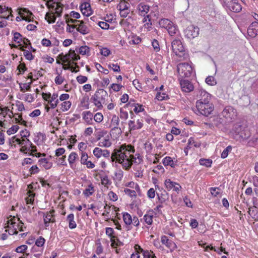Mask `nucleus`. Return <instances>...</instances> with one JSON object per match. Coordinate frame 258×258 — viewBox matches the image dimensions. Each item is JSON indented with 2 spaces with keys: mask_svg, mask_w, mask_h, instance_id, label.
<instances>
[{
  "mask_svg": "<svg viewBox=\"0 0 258 258\" xmlns=\"http://www.w3.org/2000/svg\"><path fill=\"white\" fill-rule=\"evenodd\" d=\"M196 108L200 114L208 116L214 110V106L212 103L203 104L202 103H196Z\"/></svg>",
  "mask_w": 258,
  "mask_h": 258,
  "instance_id": "6",
  "label": "nucleus"
},
{
  "mask_svg": "<svg viewBox=\"0 0 258 258\" xmlns=\"http://www.w3.org/2000/svg\"><path fill=\"white\" fill-rule=\"evenodd\" d=\"M153 215H150L149 214H145L144 216V221L148 225H151L153 223Z\"/></svg>",
  "mask_w": 258,
  "mask_h": 258,
  "instance_id": "43",
  "label": "nucleus"
},
{
  "mask_svg": "<svg viewBox=\"0 0 258 258\" xmlns=\"http://www.w3.org/2000/svg\"><path fill=\"white\" fill-rule=\"evenodd\" d=\"M76 28L77 31L83 35H86L89 33V29L85 24L77 25V27Z\"/></svg>",
  "mask_w": 258,
  "mask_h": 258,
  "instance_id": "26",
  "label": "nucleus"
},
{
  "mask_svg": "<svg viewBox=\"0 0 258 258\" xmlns=\"http://www.w3.org/2000/svg\"><path fill=\"white\" fill-rule=\"evenodd\" d=\"M38 162L46 169H50L52 165V163L48 161L47 158H42L39 160Z\"/></svg>",
  "mask_w": 258,
  "mask_h": 258,
  "instance_id": "25",
  "label": "nucleus"
},
{
  "mask_svg": "<svg viewBox=\"0 0 258 258\" xmlns=\"http://www.w3.org/2000/svg\"><path fill=\"white\" fill-rule=\"evenodd\" d=\"M180 84L182 90L185 92H190L194 89V85L188 80L182 79L180 81Z\"/></svg>",
  "mask_w": 258,
  "mask_h": 258,
  "instance_id": "11",
  "label": "nucleus"
},
{
  "mask_svg": "<svg viewBox=\"0 0 258 258\" xmlns=\"http://www.w3.org/2000/svg\"><path fill=\"white\" fill-rule=\"evenodd\" d=\"M173 160L171 157L169 156H167L164 158L163 160V164L164 166H168L170 164H172Z\"/></svg>",
  "mask_w": 258,
  "mask_h": 258,
  "instance_id": "55",
  "label": "nucleus"
},
{
  "mask_svg": "<svg viewBox=\"0 0 258 258\" xmlns=\"http://www.w3.org/2000/svg\"><path fill=\"white\" fill-rule=\"evenodd\" d=\"M138 9L140 12V15L145 16L149 12L150 7L143 3H141L138 5Z\"/></svg>",
  "mask_w": 258,
  "mask_h": 258,
  "instance_id": "22",
  "label": "nucleus"
},
{
  "mask_svg": "<svg viewBox=\"0 0 258 258\" xmlns=\"http://www.w3.org/2000/svg\"><path fill=\"white\" fill-rule=\"evenodd\" d=\"M55 14L57 17H60L62 12V8L60 6V4L57 3L56 7L55 8Z\"/></svg>",
  "mask_w": 258,
  "mask_h": 258,
  "instance_id": "51",
  "label": "nucleus"
},
{
  "mask_svg": "<svg viewBox=\"0 0 258 258\" xmlns=\"http://www.w3.org/2000/svg\"><path fill=\"white\" fill-rule=\"evenodd\" d=\"M231 4L227 9L235 13H238L241 11L242 7L238 0H234Z\"/></svg>",
  "mask_w": 258,
  "mask_h": 258,
  "instance_id": "17",
  "label": "nucleus"
},
{
  "mask_svg": "<svg viewBox=\"0 0 258 258\" xmlns=\"http://www.w3.org/2000/svg\"><path fill=\"white\" fill-rule=\"evenodd\" d=\"M20 49L24 51V55L27 59L29 60L33 59L34 56L29 51L22 48Z\"/></svg>",
  "mask_w": 258,
  "mask_h": 258,
  "instance_id": "40",
  "label": "nucleus"
},
{
  "mask_svg": "<svg viewBox=\"0 0 258 258\" xmlns=\"http://www.w3.org/2000/svg\"><path fill=\"white\" fill-rule=\"evenodd\" d=\"M200 29L198 27L193 25L188 26L184 31V34L188 39H193L199 35Z\"/></svg>",
  "mask_w": 258,
  "mask_h": 258,
  "instance_id": "8",
  "label": "nucleus"
},
{
  "mask_svg": "<svg viewBox=\"0 0 258 258\" xmlns=\"http://www.w3.org/2000/svg\"><path fill=\"white\" fill-rule=\"evenodd\" d=\"M157 195L161 204L164 203L168 198V194L165 190H164L160 195L157 193Z\"/></svg>",
  "mask_w": 258,
  "mask_h": 258,
  "instance_id": "30",
  "label": "nucleus"
},
{
  "mask_svg": "<svg viewBox=\"0 0 258 258\" xmlns=\"http://www.w3.org/2000/svg\"><path fill=\"white\" fill-rule=\"evenodd\" d=\"M67 220L69 222V227L70 229H73L76 227L77 224L74 221V215L70 214L67 218Z\"/></svg>",
  "mask_w": 258,
  "mask_h": 258,
  "instance_id": "24",
  "label": "nucleus"
},
{
  "mask_svg": "<svg viewBox=\"0 0 258 258\" xmlns=\"http://www.w3.org/2000/svg\"><path fill=\"white\" fill-rule=\"evenodd\" d=\"M135 249L136 250V253H133L131 256V258H140L139 253L143 251V249L138 244H136L135 246Z\"/></svg>",
  "mask_w": 258,
  "mask_h": 258,
  "instance_id": "32",
  "label": "nucleus"
},
{
  "mask_svg": "<svg viewBox=\"0 0 258 258\" xmlns=\"http://www.w3.org/2000/svg\"><path fill=\"white\" fill-rule=\"evenodd\" d=\"M172 22H171L168 19H162L159 21V25L162 28H165L167 29L169 26L172 24Z\"/></svg>",
  "mask_w": 258,
  "mask_h": 258,
  "instance_id": "28",
  "label": "nucleus"
},
{
  "mask_svg": "<svg viewBox=\"0 0 258 258\" xmlns=\"http://www.w3.org/2000/svg\"><path fill=\"white\" fill-rule=\"evenodd\" d=\"M108 67L115 72H119L120 71V67L117 64L110 63L108 65Z\"/></svg>",
  "mask_w": 258,
  "mask_h": 258,
  "instance_id": "50",
  "label": "nucleus"
},
{
  "mask_svg": "<svg viewBox=\"0 0 258 258\" xmlns=\"http://www.w3.org/2000/svg\"><path fill=\"white\" fill-rule=\"evenodd\" d=\"M18 10H19V14L21 16L23 20H25L27 22H31L33 21V15L28 9L22 8H19Z\"/></svg>",
  "mask_w": 258,
  "mask_h": 258,
  "instance_id": "9",
  "label": "nucleus"
},
{
  "mask_svg": "<svg viewBox=\"0 0 258 258\" xmlns=\"http://www.w3.org/2000/svg\"><path fill=\"white\" fill-rule=\"evenodd\" d=\"M232 130L235 136H238L239 139L246 140L250 136L249 130L245 125L236 123L234 125Z\"/></svg>",
  "mask_w": 258,
  "mask_h": 258,
  "instance_id": "3",
  "label": "nucleus"
},
{
  "mask_svg": "<svg viewBox=\"0 0 258 258\" xmlns=\"http://www.w3.org/2000/svg\"><path fill=\"white\" fill-rule=\"evenodd\" d=\"M123 220L126 225H130L132 224V218L130 214L127 213H124L123 215Z\"/></svg>",
  "mask_w": 258,
  "mask_h": 258,
  "instance_id": "34",
  "label": "nucleus"
},
{
  "mask_svg": "<svg viewBox=\"0 0 258 258\" xmlns=\"http://www.w3.org/2000/svg\"><path fill=\"white\" fill-rule=\"evenodd\" d=\"M79 53L81 54L85 55L87 54L88 55H89L90 53V48L88 46L86 45L82 46L80 47L79 49Z\"/></svg>",
  "mask_w": 258,
  "mask_h": 258,
  "instance_id": "37",
  "label": "nucleus"
},
{
  "mask_svg": "<svg viewBox=\"0 0 258 258\" xmlns=\"http://www.w3.org/2000/svg\"><path fill=\"white\" fill-rule=\"evenodd\" d=\"M223 119L219 117H214L212 120V125H215L217 127H220L222 124Z\"/></svg>",
  "mask_w": 258,
  "mask_h": 258,
  "instance_id": "36",
  "label": "nucleus"
},
{
  "mask_svg": "<svg viewBox=\"0 0 258 258\" xmlns=\"http://www.w3.org/2000/svg\"><path fill=\"white\" fill-rule=\"evenodd\" d=\"M231 4L227 9L235 13H238L241 11L242 7L238 0H234Z\"/></svg>",
  "mask_w": 258,
  "mask_h": 258,
  "instance_id": "18",
  "label": "nucleus"
},
{
  "mask_svg": "<svg viewBox=\"0 0 258 258\" xmlns=\"http://www.w3.org/2000/svg\"><path fill=\"white\" fill-rule=\"evenodd\" d=\"M27 247L26 245H22L17 247L15 249V251L18 253H23L27 249Z\"/></svg>",
  "mask_w": 258,
  "mask_h": 258,
  "instance_id": "63",
  "label": "nucleus"
},
{
  "mask_svg": "<svg viewBox=\"0 0 258 258\" xmlns=\"http://www.w3.org/2000/svg\"><path fill=\"white\" fill-rule=\"evenodd\" d=\"M199 163L201 165L209 167L211 166L212 161L210 159H201L199 161Z\"/></svg>",
  "mask_w": 258,
  "mask_h": 258,
  "instance_id": "38",
  "label": "nucleus"
},
{
  "mask_svg": "<svg viewBox=\"0 0 258 258\" xmlns=\"http://www.w3.org/2000/svg\"><path fill=\"white\" fill-rule=\"evenodd\" d=\"M222 116L226 118L228 122H231L236 117V110L232 106H226L222 112Z\"/></svg>",
  "mask_w": 258,
  "mask_h": 258,
  "instance_id": "7",
  "label": "nucleus"
},
{
  "mask_svg": "<svg viewBox=\"0 0 258 258\" xmlns=\"http://www.w3.org/2000/svg\"><path fill=\"white\" fill-rule=\"evenodd\" d=\"M78 158V154L76 152H72L69 156L68 161L71 167L75 160Z\"/></svg>",
  "mask_w": 258,
  "mask_h": 258,
  "instance_id": "31",
  "label": "nucleus"
},
{
  "mask_svg": "<svg viewBox=\"0 0 258 258\" xmlns=\"http://www.w3.org/2000/svg\"><path fill=\"white\" fill-rule=\"evenodd\" d=\"M156 98L159 101L166 100L169 98L168 95L165 93L158 92L156 96Z\"/></svg>",
  "mask_w": 258,
  "mask_h": 258,
  "instance_id": "41",
  "label": "nucleus"
},
{
  "mask_svg": "<svg viewBox=\"0 0 258 258\" xmlns=\"http://www.w3.org/2000/svg\"><path fill=\"white\" fill-rule=\"evenodd\" d=\"M71 106V103L70 101H64L61 104L62 111H67L70 109Z\"/></svg>",
  "mask_w": 258,
  "mask_h": 258,
  "instance_id": "53",
  "label": "nucleus"
},
{
  "mask_svg": "<svg viewBox=\"0 0 258 258\" xmlns=\"http://www.w3.org/2000/svg\"><path fill=\"white\" fill-rule=\"evenodd\" d=\"M232 149V148L231 146H227L222 152L221 155V158L223 159L226 158L228 155V153L231 151Z\"/></svg>",
  "mask_w": 258,
  "mask_h": 258,
  "instance_id": "44",
  "label": "nucleus"
},
{
  "mask_svg": "<svg viewBox=\"0 0 258 258\" xmlns=\"http://www.w3.org/2000/svg\"><path fill=\"white\" fill-rule=\"evenodd\" d=\"M129 148L130 152L135 151L134 147L131 145H122L119 149H115L113 151L110 157V160L112 162H116L121 164L123 168L128 170L131 168V162L126 161L127 157L130 156L127 155L126 151Z\"/></svg>",
  "mask_w": 258,
  "mask_h": 258,
  "instance_id": "1",
  "label": "nucleus"
},
{
  "mask_svg": "<svg viewBox=\"0 0 258 258\" xmlns=\"http://www.w3.org/2000/svg\"><path fill=\"white\" fill-rule=\"evenodd\" d=\"M177 71L181 78H189L192 74V67L186 62L179 63Z\"/></svg>",
  "mask_w": 258,
  "mask_h": 258,
  "instance_id": "5",
  "label": "nucleus"
},
{
  "mask_svg": "<svg viewBox=\"0 0 258 258\" xmlns=\"http://www.w3.org/2000/svg\"><path fill=\"white\" fill-rule=\"evenodd\" d=\"M202 94H203L202 98L198 100L196 103H202L203 104H205V103L206 104H211V103L210 102L211 99L210 95L206 92H202Z\"/></svg>",
  "mask_w": 258,
  "mask_h": 258,
  "instance_id": "23",
  "label": "nucleus"
},
{
  "mask_svg": "<svg viewBox=\"0 0 258 258\" xmlns=\"http://www.w3.org/2000/svg\"><path fill=\"white\" fill-rule=\"evenodd\" d=\"M247 34L251 38H255L258 35V22H253L247 29Z\"/></svg>",
  "mask_w": 258,
  "mask_h": 258,
  "instance_id": "10",
  "label": "nucleus"
},
{
  "mask_svg": "<svg viewBox=\"0 0 258 258\" xmlns=\"http://www.w3.org/2000/svg\"><path fill=\"white\" fill-rule=\"evenodd\" d=\"M45 239L40 236L35 241V245L38 247L42 246L45 242Z\"/></svg>",
  "mask_w": 258,
  "mask_h": 258,
  "instance_id": "54",
  "label": "nucleus"
},
{
  "mask_svg": "<svg viewBox=\"0 0 258 258\" xmlns=\"http://www.w3.org/2000/svg\"><path fill=\"white\" fill-rule=\"evenodd\" d=\"M172 48L176 55L181 58H185L187 55L185 53L183 46L179 39H175L172 42Z\"/></svg>",
  "mask_w": 258,
  "mask_h": 258,
  "instance_id": "4",
  "label": "nucleus"
},
{
  "mask_svg": "<svg viewBox=\"0 0 258 258\" xmlns=\"http://www.w3.org/2000/svg\"><path fill=\"white\" fill-rule=\"evenodd\" d=\"M133 84L135 88L139 91H142L143 87L139 81L137 79H135L133 81Z\"/></svg>",
  "mask_w": 258,
  "mask_h": 258,
  "instance_id": "56",
  "label": "nucleus"
},
{
  "mask_svg": "<svg viewBox=\"0 0 258 258\" xmlns=\"http://www.w3.org/2000/svg\"><path fill=\"white\" fill-rule=\"evenodd\" d=\"M94 155L97 158H99L101 156L105 158H109L110 156V152L107 150H102L99 147H96L93 151Z\"/></svg>",
  "mask_w": 258,
  "mask_h": 258,
  "instance_id": "12",
  "label": "nucleus"
},
{
  "mask_svg": "<svg viewBox=\"0 0 258 258\" xmlns=\"http://www.w3.org/2000/svg\"><path fill=\"white\" fill-rule=\"evenodd\" d=\"M64 17L66 19V23H67L68 27H72L73 29H74L77 27V25H76V24L70 25L69 24V23H77L78 22H79L78 20H74V19H73L72 18H69V16L68 14H66L64 15Z\"/></svg>",
  "mask_w": 258,
  "mask_h": 258,
  "instance_id": "29",
  "label": "nucleus"
},
{
  "mask_svg": "<svg viewBox=\"0 0 258 258\" xmlns=\"http://www.w3.org/2000/svg\"><path fill=\"white\" fill-rule=\"evenodd\" d=\"M27 141H28V143L30 144L31 149H30V151L31 152L30 153H29V155L34 156V154L33 153H35L37 152V148L35 146L33 145V144L30 141L29 139H27Z\"/></svg>",
  "mask_w": 258,
  "mask_h": 258,
  "instance_id": "49",
  "label": "nucleus"
},
{
  "mask_svg": "<svg viewBox=\"0 0 258 258\" xmlns=\"http://www.w3.org/2000/svg\"><path fill=\"white\" fill-rule=\"evenodd\" d=\"M139 119L137 121V124H135V121L130 120L128 122L129 129L130 131H134L140 129L142 127L143 123Z\"/></svg>",
  "mask_w": 258,
  "mask_h": 258,
  "instance_id": "19",
  "label": "nucleus"
},
{
  "mask_svg": "<svg viewBox=\"0 0 258 258\" xmlns=\"http://www.w3.org/2000/svg\"><path fill=\"white\" fill-rule=\"evenodd\" d=\"M22 35L19 32H15L14 34L13 40L17 43H20L23 39Z\"/></svg>",
  "mask_w": 258,
  "mask_h": 258,
  "instance_id": "48",
  "label": "nucleus"
},
{
  "mask_svg": "<svg viewBox=\"0 0 258 258\" xmlns=\"http://www.w3.org/2000/svg\"><path fill=\"white\" fill-rule=\"evenodd\" d=\"M248 144L250 146H255L258 145V135H255L250 140Z\"/></svg>",
  "mask_w": 258,
  "mask_h": 258,
  "instance_id": "46",
  "label": "nucleus"
},
{
  "mask_svg": "<svg viewBox=\"0 0 258 258\" xmlns=\"http://www.w3.org/2000/svg\"><path fill=\"white\" fill-rule=\"evenodd\" d=\"M166 30L168 31L170 35L173 36L176 33L177 28L173 23H172Z\"/></svg>",
  "mask_w": 258,
  "mask_h": 258,
  "instance_id": "42",
  "label": "nucleus"
},
{
  "mask_svg": "<svg viewBox=\"0 0 258 258\" xmlns=\"http://www.w3.org/2000/svg\"><path fill=\"white\" fill-rule=\"evenodd\" d=\"M80 10L84 16L88 17L90 16L92 13V11L91 10L90 5L88 2H84L82 3L80 7Z\"/></svg>",
  "mask_w": 258,
  "mask_h": 258,
  "instance_id": "14",
  "label": "nucleus"
},
{
  "mask_svg": "<svg viewBox=\"0 0 258 258\" xmlns=\"http://www.w3.org/2000/svg\"><path fill=\"white\" fill-rule=\"evenodd\" d=\"M165 185L169 190L173 189V190L178 192L181 188L178 183L172 181L170 179L165 180Z\"/></svg>",
  "mask_w": 258,
  "mask_h": 258,
  "instance_id": "13",
  "label": "nucleus"
},
{
  "mask_svg": "<svg viewBox=\"0 0 258 258\" xmlns=\"http://www.w3.org/2000/svg\"><path fill=\"white\" fill-rule=\"evenodd\" d=\"M32 83V81H31L29 83H24L23 84V87L21 86V85L20 84V91L22 92H24L25 89L28 91L31 90V85Z\"/></svg>",
  "mask_w": 258,
  "mask_h": 258,
  "instance_id": "45",
  "label": "nucleus"
},
{
  "mask_svg": "<svg viewBox=\"0 0 258 258\" xmlns=\"http://www.w3.org/2000/svg\"><path fill=\"white\" fill-rule=\"evenodd\" d=\"M83 118L87 122L92 121L93 118V114L90 111H84L83 112Z\"/></svg>",
  "mask_w": 258,
  "mask_h": 258,
  "instance_id": "35",
  "label": "nucleus"
},
{
  "mask_svg": "<svg viewBox=\"0 0 258 258\" xmlns=\"http://www.w3.org/2000/svg\"><path fill=\"white\" fill-rule=\"evenodd\" d=\"M205 81L207 84L211 86H214L217 84V82L215 78L211 76L207 77Z\"/></svg>",
  "mask_w": 258,
  "mask_h": 258,
  "instance_id": "39",
  "label": "nucleus"
},
{
  "mask_svg": "<svg viewBox=\"0 0 258 258\" xmlns=\"http://www.w3.org/2000/svg\"><path fill=\"white\" fill-rule=\"evenodd\" d=\"M95 67L97 69V70L100 72L103 73V74L106 75L109 73L108 70L103 68L102 66L98 63H95Z\"/></svg>",
  "mask_w": 258,
  "mask_h": 258,
  "instance_id": "47",
  "label": "nucleus"
},
{
  "mask_svg": "<svg viewBox=\"0 0 258 258\" xmlns=\"http://www.w3.org/2000/svg\"><path fill=\"white\" fill-rule=\"evenodd\" d=\"M119 117L121 119L126 120L128 118V113L126 111H124L123 108L120 109Z\"/></svg>",
  "mask_w": 258,
  "mask_h": 258,
  "instance_id": "60",
  "label": "nucleus"
},
{
  "mask_svg": "<svg viewBox=\"0 0 258 258\" xmlns=\"http://www.w3.org/2000/svg\"><path fill=\"white\" fill-rule=\"evenodd\" d=\"M54 211L52 210L49 212H47L45 215H44V222L45 226H48V224L50 222H55V219L52 218L53 215L52 213H54Z\"/></svg>",
  "mask_w": 258,
  "mask_h": 258,
  "instance_id": "20",
  "label": "nucleus"
},
{
  "mask_svg": "<svg viewBox=\"0 0 258 258\" xmlns=\"http://www.w3.org/2000/svg\"><path fill=\"white\" fill-rule=\"evenodd\" d=\"M27 68L26 67L25 63H21L17 67V70H19L20 74H23L27 70Z\"/></svg>",
  "mask_w": 258,
  "mask_h": 258,
  "instance_id": "59",
  "label": "nucleus"
},
{
  "mask_svg": "<svg viewBox=\"0 0 258 258\" xmlns=\"http://www.w3.org/2000/svg\"><path fill=\"white\" fill-rule=\"evenodd\" d=\"M19 126L15 125H13L11 128H10L7 132V134L9 135H11L12 134L16 133L18 130H19Z\"/></svg>",
  "mask_w": 258,
  "mask_h": 258,
  "instance_id": "52",
  "label": "nucleus"
},
{
  "mask_svg": "<svg viewBox=\"0 0 258 258\" xmlns=\"http://www.w3.org/2000/svg\"><path fill=\"white\" fill-rule=\"evenodd\" d=\"M161 242L169 248L171 251H173L177 248L176 244L173 241L169 240L166 236L164 235L161 237Z\"/></svg>",
  "mask_w": 258,
  "mask_h": 258,
  "instance_id": "15",
  "label": "nucleus"
},
{
  "mask_svg": "<svg viewBox=\"0 0 258 258\" xmlns=\"http://www.w3.org/2000/svg\"><path fill=\"white\" fill-rule=\"evenodd\" d=\"M10 217L11 218L10 220H8V222L12 227L13 229L11 230H8L9 234L10 235L17 234L18 232L17 228L15 227L16 217L15 216H12V215H10ZM6 231L7 232L8 230H6Z\"/></svg>",
  "mask_w": 258,
  "mask_h": 258,
  "instance_id": "16",
  "label": "nucleus"
},
{
  "mask_svg": "<svg viewBox=\"0 0 258 258\" xmlns=\"http://www.w3.org/2000/svg\"><path fill=\"white\" fill-rule=\"evenodd\" d=\"M124 191L126 195H128L131 197H136L137 196L136 192L134 190L130 189L129 188H125Z\"/></svg>",
  "mask_w": 258,
  "mask_h": 258,
  "instance_id": "58",
  "label": "nucleus"
},
{
  "mask_svg": "<svg viewBox=\"0 0 258 258\" xmlns=\"http://www.w3.org/2000/svg\"><path fill=\"white\" fill-rule=\"evenodd\" d=\"M45 19L49 24H51L55 22L56 17L54 16L53 12H47L45 15Z\"/></svg>",
  "mask_w": 258,
  "mask_h": 258,
  "instance_id": "27",
  "label": "nucleus"
},
{
  "mask_svg": "<svg viewBox=\"0 0 258 258\" xmlns=\"http://www.w3.org/2000/svg\"><path fill=\"white\" fill-rule=\"evenodd\" d=\"M103 119V116L101 113H97L94 116V119L97 122H100Z\"/></svg>",
  "mask_w": 258,
  "mask_h": 258,
  "instance_id": "57",
  "label": "nucleus"
},
{
  "mask_svg": "<svg viewBox=\"0 0 258 258\" xmlns=\"http://www.w3.org/2000/svg\"><path fill=\"white\" fill-rule=\"evenodd\" d=\"M107 98H108L107 92L103 89H99L92 96L91 100L98 109H101L103 108V104L105 103Z\"/></svg>",
  "mask_w": 258,
  "mask_h": 258,
  "instance_id": "2",
  "label": "nucleus"
},
{
  "mask_svg": "<svg viewBox=\"0 0 258 258\" xmlns=\"http://www.w3.org/2000/svg\"><path fill=\"white\" fill-rule=\"evenodd\" d=\"M143 252L144 258H156L154 254H151L148 250H144Z\"/></svg>",
  "mask_w": 258,
  "mask_h": 258,
  "instance_id": "64",
  "label": "nucleus"
},
{
  "mask_svg": "<svg viewBox=\"0 0 258 258\" xmlns=\"http://www.w3.org/2000/svg\"><path fill=\"white\" fill-rule=\"evenodd\" d=\"M97 140H99V142L98 143V145L101 147H109L111 145V143L109 141V137H107V138H103L102 139H101V138L98 137Z\"/></svg>",
  "mask_w": 258,
  "mask_h": 258,
  "instance_id": "21",
  "label": "nucleus"
},
{
  "mask_svg": "<svg viewBox=\"0 0 258 258\" xmlns=\"http://www.w3.org/2000/svg\"><path fill=\"white\" fill-rule=\"evenodd\" d=\"M115 176L119 181H120L123 175V172L121 169L118 170L115 173Z\"/></svg>",
  "mask_w": 258,
  "mask_h": 258,
  "instance_id": "62",
  "label": "nucleus"
},
{
  "mask_svg": "<svg viewBox=\"0 0 258 258\" xmlns=\"http://www.w3.org/2000/svg\"><path fill=\"white\" fill-rule=\"evenodd\" d=\"M94 191V187L92 184H89L83 191V194L86 197H89L93 194Z\"/></svg>",
  "mask_w": 258,
  "mask_h": 258,
  "instance_id": "33",
  "label": "nucleus"
},
{
  "mask_svg": "<svg viewBox=\"0 0 258 258\" xmlns=\"http://www.w3.org/2000/svg\"><path fill=\"white\" fill-rule=\"evenodd\" d=\"M77 82L80 84H83L86 82L88 80V78L86 76L80 75L76 78Z\"/></svg>",
  "mask_w": 258,
  "mask_h": 258,
  "instance_id": "61",
  "label": "nucleus"
}]
</instances>
